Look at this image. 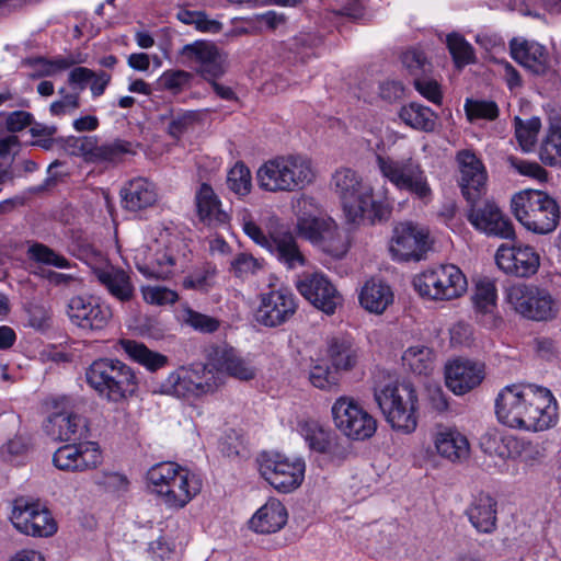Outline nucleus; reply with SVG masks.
<instances>
[{
	"mask_svg": "<svg viewBox=\"0 0 561 561\" xmlns=\"http://www.w3.org/2000/svg\"><path fill=\"white\" fill-rule=\"evenodd\" d=\"M500 423L529 432L545 431L557 421V402L547 388L533 383L504 387L495 399Z\"/></svg>",
	"mask_w": 561,
	"mask_h": 561,
	"instance_id": "f257e3e1",
	"label": "nucleus"
},
{
	"mask_svg": "<svg viewBox=\"0 0 561 561\" xmlns=\"http://www.w3.org/2000/svg\"><path fill=\"white\" fill-rule=\"evenodd\" d=\"M331 185L348 224L359 225L365 219L375 222L389 216V208L382 202L374 199V188L357 171L350 168L336 170Z\"/></svg>",
	"mask_w": 561,
	"mask_h": 561,
	"instance_id": "f03ea898",
	"label": "nucleus"
},
{
	"mask_svg": "<svg viewBox=\"0 0 561 561\" xmlns=\"http://www.w3.org/2000/svg\"><path fill=\"white\" fill-rule=\"evenodd\" d=\"M314 180L310 159L299 153L279 154L266 160L256 171L261 190L268 193H293Z\"/></svg>",
	"mask_w": 561,
	"mask_h": 561,
	"instance_id": "7ed1b4c3",
	"label": "nucleus"
},
{
	"mask_svg": "<svg viewBox=\"0 0 561 561\" xmlns=\"http://www.w3.org/2000/svg\"><path fill=\"white\" fill-rule=\"evenodd\" d=\"M85 381L98 396L111 403H123L137 388V377L125 363L113 358H99L85 370Z\"/></svg>",
	"mask_w": 561,
	"mask_h": 561,
	"instance_id": "20e7f679",
	"label": "nucleus"
},
{
	"mask_svg": "<svg viewBox=\"0 0 561 561\" xmlns=\"http://www.w3.org/2000/svg\"><path fill=\"white\" fill-rule=\"evenodd\" d=\"M511 209L526 229L540 234L552 232L561 217L557 201L537 190H524L514 194Z\"/></svg>",
	"mask_w": 561,
	"mask_h": 561,
	"instance_id": "39448f33",
	"label": "nucleus"
},
{
	"mask_svg": "<svg viewBox=\"0 0 561 561\" xmlns=\"http://www.w3.org/2000/svg\"><path fill=\"white\" fill-rule=\"evenodd\" d=\"M375 400L393 430L410 434L417 426V396L411 383L389 382L375 389Z\"/></svg>",
	"mask_w": 561,
	"mask_h": 561,
	"instance_id": "423d86ee",
	"label": "nucleus"
},
{
	"mask_svg": "<svg viewBox=\"0 0 561 561\" xmlns=\"http://www.w3.org/2000/svg\"><path fill=\"white\" fill-rule=\"evenodd\" d=\"M378 170L398 190L414 195L425 204L433 198V191L421 163L413 157L394 159L377 154Z\"/></svg>",
	"mask_w": 561,
	"mask_h": 561,
	"instance_id": "0eeeda50",
	"label": "nucleus"
},
{
	"mask_svg": "<svg viewBox=\"0 0 561 561\" xmlns=\"http://www.w3.org/2000/svg\"><path fill=\"white\" fill-rule=\"evenodd\" d=\"M240 221L244 233L256 244L267 249L287 268L295 270L307 264V257L290 231L266 236L248 210L241 213Z\"/></svg>",
	"mask_w": 561,
	"mask_h": 561,
	"instance_id": "6e6552de",
	"label": "nucleus"
},
{
	"mask_svg": "<svg viewBox=\"0 0 561 561\" xmlns=\"http://www.w3.org/2000/svg\"><path fill=\"white\" fill-rule=\"evenodd\" d=\"M467 278L454 264H442L425 270L413 279L415 290L431 300H453L467 290Z\"/></svg>",
	"mask_w": 561,
	"mask_h": 561,
	"instance_id": "1a4fd4ad",
	"label": "nucleus"
},
{
	"mask_svg": "<svg viewBox=\"0 0 561 561\" xmlns=\"http://www.w3.org/2000/svg\"><path fill=\"white\" fill-rule=\"evenodd\" d=\"M297 233L321 251L334 257H342L348 250V241L330 217L299 215Z\"/></svg>",
	"mask_w": 561,
	"mask_h": 561,
	"instance_id": "9d476101",
	"label": "nucleus"
},
{
	"mask_svg": "<svg viewBox=\"0 0 561 561\" xmlns=\"http://www.w3.org/2000/svg\"><path fill=\"white\" fill-rule=\"evenodd\" d=\"M51 413L44 422V432L54 440H77L87 436L85 417L73 413L75 400L69 396H56L48 400Z\"/></svg>",
	"mask_w": 561,
	"mask_h": 561,
	"instance_id": "9b49d317",
	"label": "nucleus"
},
{
	"mask_svg": "<svg viewBox=\"0 0 561 561\" xmlns=\"http://www.w3.org/2000/svg\"><path fill=\"white\" fill-rule=\"evenodd\" d=\"M10 520L18 531L32 537H51L58 529L55 518L44 504L22 495L12 502Z\"/></svg>",
	"mask_w": 561,
	"mask_h": 561,
	"instance_id": "f8f14e48",
	"label": "nucleus"
},
{
	"mask_svg": "<svg viewBox=\"0 0 561 561\" xmlns=\"http://www.w3.org/2000/svg\"><path fill=\"white\" fill-rule=\"evenodd\" d=\"M331 412L335 427L350 439L365 440L377 431L376 419L352 397L336 399Z\"/></svg>",
	"mask_w": 561,
	"mask_h": 561,
	"instance_id": "ddd939ff",
	"label": "nucleus"
},
{
	"mask_svg": "<svg viewBox=\"0 0 561 561\" xmlns=\"http://www.w3.org/2000/svg\"><path fill=\"white\" fill-rule=\"evenodd\" d=\"M260 473L275 490L297 489L305 478L306 463L279 453L264 451L259 459Z\"/></svg>",
	"mask_w": 561,
	"mask_h": 561,
	"instance_id": "4468645a",
	"label": "nucleus"
},
{
	"mask_svg": "<svg viewBox=\"0 0 561 561\" xmlns=\"http://www.w3.org/2000/svg\"><path fill=\"white\" fill-rule=\"evenodd\" d=\"M183 60L205 81L221 78L228 68V57L214 42L195 41L180 51Z\"/></svg>",
	"mask_w": 561,
	"mask_h": 561,
	"instance_id": "2eb2a0df",
	"label": "nucleus"
},
{
	"mask_svg": "<svg viewBox=\"0 0 561 561\" xmlns=\"http://www.w3.org/2000/svg\"><path fill=\"white\" fill-rule=\"evenodd\" d=\"M164 392L178 398L201 397L214 392L217 387L215 373L205 365L180 368L171 373L162 385Z\"/></svg>",
	"mask_w": 561,
	"mask_h": 561,
	"instance_id": "dca6fc26",
	"label": "nucleus"
},
{
	"mask_svg": "<svg viewBox=\"0 0 561 561\" xmlns=\"http://www.w3.org/2000/svg\"><path fill=\"white\" fill-rule=\"evenodd\" d=\"M507 300L516 312L535 321H547L556 317L558 309L551 295L533 285L517 284L507 290Z\"/></svg>",
	"mask_w": 561,
	"mask_h": 561,
	"instance_id": "f3484780",
	"label": "nucleus"
},
{
	"mask_svg": "<svg viewBox=\"0 0 561 561\" xmlns=\"http://www.w3.org/2000/svg\"><path fill=\"white\" fill-rule=\"evenodd\" d=\"M430 248V231L425 226L401 221L393 227L389 251L394 260L420 261Z\"/></svg>",
	"mask_w": 561,
	"mask_h": 561,
	"instance_id": "a211bd4d",
	"label": "nucleus"
},
{
	"mask_svg": "<svg viewBox=\"0 0 561 561\" xmlns=\"http://www.w3.org/2000/svg\"><path fill=\"white\" fill-rule=\"evenodd\" d=\"M468 203L470 204V209L467 218L477 230L488 236L503 239H513L515 237L513 224L494 202L480 201L479 197Z\"/></svg>",
	"mask_w": 561,
	"mask_h": 561,
	"instance_id": "6ab92c4d",
	"label": "nucleus"
},
{
	"mask_svg": "<svg viewBox=\"0 0 561 561\" xmlns=\"http://www.w3.org/2000/svg\"><path fill=\"white\" fill-rule=\"evenodd\" d=\"M297 310L295 295L285 287L261 294V302L255 311V320L268 328L288 321Z\"/></svg>",
	"mask_w": 561,
	"mask_h": 561,
	"instance_id": "aec40b11",
	"label": "nucleus"
},
{
	"mask_svg": "<svg viewBox=\"0 0 561 561\" xmlns=\"http://www.w3.org/2000/svg\"><path fill=\"white\" fill-rule=\"evenodd\" d=\"M150 485L165 488L167 491H201L203 483L198 474L173 461L153 465L146 474Z\"/></svg>",
	"mask_w": 561,
	"mask_h": 561,
	"instance_id": "412c9836",
	"label": "nucleus"
},
{
	"mask_svg": "<svg viewBox=\"0 0 561 561\" xmlns=\"http://www.w3.org/2000/svg\"><path fill=\"white\" fill-rule=\"evenodd\" d=\"M67 314L75 325L89 331L103 330L113 316L110 306L91 296L72 297L67 305Z\"/></svg>",
	"mask_w": 561,
	"mask_h": 561,
	"instance_id": "4be33fe9",
	"label": "nucleus"
},
{
	"mask_svg": "<svg viewBox=\"0 0 561 561\" xmlns=\"http://www.w3.org/2000/svg\"><path fill=\"white\" fill-rule=\"evenodd\" d=\"M296 287L301 296L327 314H333L342 305V296L324 274H305Z\"/></svg>",
	"mask_w": 561,
	"mask_h": 561,
	"instance_id": "5701e85b",
	"label": "nucleus"
},
{
	"mask_svg": "<svg viewBox=\"0 0 561 561\" xmlns=\"http://www.w3.org/2000/svg\"><path fill=\"white\" fill-rule=\"evenodd\" d=\"M495 262L506 274L517 277H529L537 273L540 257L530 245L502 244L496 251Z\"/></svg>",
	"mask_w": 561,
	"mask_h": 561,
	"instance_id": "b1692460",
	"label": "nucleus"
},
{
	"mask_svg": "<svg viewBox=\"0 0 561 561\" xmlns=\"http://www.w3.org/2000/svg\"><path fill=\"white\" fill-rule=\"evenodd\" d=\"M77 153L90 163H118L126 154H134L131 142L115 139L111 142L99 144L96 137L83 136L75 139Z\"/></svg>",
	"mask_w": 561,
	"mask_h": 561,
	"instance_id": "393cba45",
	"label": "nucleus"
},
{
	"mask_svg": "<svg viewBox=\"0 0 561 561\" xmlns=\"http://www.w3.org/2000/svg\"><path fill=\"white\" fill-rule=\"evenodd\" d=\"M91 268L94 277L112 297L121 302H127L134 298L135 286L128 272L102 256L91 264Z\"/></svg>",
	"mask_w": 561,
	"mask_h": 561,
	"instance_id": "a878e982",
	"label": "nucleus"
},
{
	"mask_svg": "<svg viewBox=\"0 0 561 561\" xmlns=\"http://www.w3.org/2000/svg\"><path fill=\"white\" fill-rule=\"evenodd\" d=\"M102 456L96 443L85 442L59 447L53 462L60 470L84 471L95 468L101 462Z\"/></svg>",
	"mask_w": 561,
	"mask_h": 561,
	"instance_id": "bb28decb",
	"label": "nucleus"
},
{
	"mask_svg": "<svg viewBox=\"0 0 561 561\" xmlns=\"http://www.w3.org/2000/svg\"><path fill=\"white\" fill-rule=\"evenodd\" d=\"M460 169V187L468 202L479 198L485 191L486 171L482 161L470 150L457 154Z\"/></svg>",
	"mask_w": 561,
	"mask_h": 561,
	"instance_id": "cd10ccee",
	"label": "nucleus"
},
{
	"mask_svg": "<svg viewBox=\"0 0 561 561\" xmlns=\"http://www.w3.org/2000/svg\"><path fill=\"white\" fill-rule=\"evenodd\" d=\"M299 433L312 451L329 455L331 459L343 460L350 451L346 447L340 445L319 422L314 420H304L298 423Z\"/></svg>",
	"mask_w": 561,
	"mask_h": 561,
	"instance_id": "c85d7f7f",
	"label": "nucleus"
},
{
	"mask_svg": "<svg viewBox=\"0 0 561 561\" xmlns=\"http://www.w3.org/2000/svg\"><path fill=\"white\" fill-rule=\"evenodd\" d=\"M484 378L483 366L467 359H455L445 369L446 386L457 396H462Z\"/></svg>",
	"mask_w": 561,
	"mask_h": 561,
	"instance_id": "c756f323",
	"label": "nucleus"
},
{
	"mask_svg": "<svg viewBox=\"0 0 561 561\" xmlns=\"http://www.w3.org/2000/svg\"><path fill=\"white\" fill-rule=\"evenodd\" d=\"M137 270L146 277L165 279L173 273L175 257L170 249L141 247L135 255Z\"/></svg>",
	"mask_w": 561,
	"mask_h": 561,
	"instance_id": "7c9ffc66",
	"label": "nucleus"
},
{
	"mask_svg": "<svg viewBox=\"0 0 561 561\" xmlns=\"http://www.w3.org/2000/svg\"><path fill=\"white\" fill-rule=\"evenodd\" d=\"M433 442L437 454L451 462H461L469 457V440L456 427L438 425Z\"/></svg>",
	"mask_w": 561,
	"mask_h": 561,
	"instance_id": "2f4dec72",
	"label": "nucleus"
},
{
	"mask_svg": "<svg viewBox=\"0 0 561 561\" xmlns=\"http://www.w3.org/2000/svg\"><path fill=\"white\" fill-rule=\"evenodd\" d=\"M496 287L490 279L479 280L472 296V302L479 321L489 329L497 328L502 318L497 312Z\"/></svg>",
	"mask_w": 561,
	"mask_h": 561,
	"instance_id": "473e14b6",
	"label": "nucleus"
},
{
	"mask_svg": "<svg viewBox=\"0 0 561 561\" xmlns=\"http://www.w3.org/2000/svg\"><path fill=\"white\" fill-rule=\"evenodd\" d=\"M512 58L536 75H542L549 67V54L537 42L513 38L510 42Z\"/></svg>",
	"mask_w": 561,
	"mask_h": 561,
	"instance_id": "72a5a7b5",
	"label": "nucleus"
},
{
	"mask_svg": "<svg viewBox=\"0 0 561 561\" xmlns=\"http://www.w3.org/2000/svg\"><path fill=\"white\" fill-rule=\"evenodd\" d=\"M195 204L199 220L208 227H220L229 222V215L221 208V203L213 187L203 183L195 194Z\"/></svg>",
	"mask_w": 561,
	"mask_h": 561,
	"instance_id": "f704fd0d",
	"label": "nucleus"
},
{
	"mask_svg": "<svg viewBox=\"0 0 561 561\" xmlns=\"http://www.w3.org/2000/svg\"><path fill=\"white\" fill-rule=\"evenodd\" d=\"M287 518L285 506L277 500H270L251 517L249 527L257 534H274L286 525Z\"/></svg>",
	"mask_w": 561,
	"mask_h": 561,
	"instance_id": "c9c22d12",
	"label": "nucleus"
},
{
	"mask_svg": "<svg viewBox=\"0 0 561 561\" xmlns=\"http://www.w3.org/2000/svg\"><path fill=\"white\" fill-rule=\"evenodd\" d=\"M496 505V500L490 493H478L473 496L467 515L479 533L490 534L495 530Z\"/></svg>",
	"mask_w": 561,
	"mask_h": 561,
	"instance_id": "e433bc0d",
	"label": "nucleus"
},
{
	"mask_svg": "<svg viewBox=\"0 0 561 561\" xmlns=\"http://www.w3.org/2000/svg\"><path fill=\"white\" fill-rule=\"evenodd\" d=\"M121 195L124 207L131 211L151 207L158 199L156 185L145 178L130 180Z\"/></svg>",
	"mask_w": 561,
	"mask_h": 561,
	"instance_id": "4c0bfd02",
	"label": "nucleus"
},
{
	"mask_svg": "<svg viewBox=\"0 0 561 561\" xmlns=\"http://www.w3.org/2000/svg\"><path fill=\"white\" fill-rule=\"evenodd\" d=\"M359 302L367 311L381 314L393 302V293L389 285L373 278L363 286Z\"/></svg>",
	"mask_w": 561,
	"mask_h": 561,
	"instance_id": "58836bf2",
	"label": "nucleus"
},
{
	"mask_svg": "<svg viewBox=\"0 0 561 561\" xmlns=\"http://www.w3.org/2000/svg\"><path fill=\"white\" fill-rule=\"evenodd\" d=\"M117 345L131 360L145 366L151 371L162 368L168 363L165 355L149 350L144 343L122 339L117 342Z\"/></svg>",
	"mask_w": 561,
	"mask_h": 561,
	"instance_id": "ea45409f",
	"label": "nucleus"
},
{
	"mask_svg": "<svg viewBox=\"0 0 561 561\" xmlns=\"http://www.w3.org/2000/svg\"><path fill=\"white\" fill-rule=\"evenodd\" d=\"M328 354L336 370H351L359 358V350L347 337H333L329 343Z\"/></svg>",
	"mask_w": 561,
	"mask_h": 561,
	"instance_id": "a19ab883",
	"label": "nucleus"
},
{
	"mask_svg": "<svg viewBox=\"0 0 561 561\" xmlns=\"http://www.w3.org/2000/svg\"><path fill=\"white\" fill-rule=\"evenodd\" d=\"M399 116L410 127L425 133L433 131L436 126V114L430 107L415 102L403 106Z\"/></svg>",
	"mask_w": 561,
	"mask_h": 561,
	"instance_id": "79ce46f5",
	"label": "nucleus"
},
{
	"mask_svg": "<svg viewBox=\"0 0 561 561\" xmlns=\"http://www.w3.org/2000/svg\"><path fill=\"white\" fill-rule=\"evenodd\" d=\"M206 112L205 110H190L173 114L168 125L169 136L179 140L185 133L193 130L204 122Z\"/></svg>",
	"mask_w": 561,
	"mask_h": 561,
	"instance_id": "37998d69",
	"label": "nucleus"
},
{
	"mask_svg": "<svg viewBox=\"0 0 561 561\" xmlns=\"http://www.w3.org/2000/svg\"><path fill=\"white\" fill-rule=\"evenodd\" d=\"M217 273L218 270L215 264L205 262L184 277L183 287L207 293L214 287Z\"/></svg>",
	"mask_w": 561,
	"mask_h": 561,
	"instance_id": "c03bdc74",
	"label": "nucleus"
},
{
	"mask_svg": "<svg viewBox=\"0 0 561 561\" xmlns=\"http://www.w3.org/2000/svg\"><path fill=\"white\" fill-rule=\"evenodd\" d=\"M539 157L545 164H561V125L559 123L550 125L548 134L540 146Z\"/></svg>",
	"mask_w": 561,
	"mask_h": 561,
	"instance_id": "a18cd8bd",
	"label": "nucleus"
},
{
	"mask_svg": "<svg viewBox=\"0 0 561 561\" xmlns=\"http://www.w3.org/2000/svg\"><path fill=\"white\" fill-rule=\"evenodd\" d=\"M219 365L228 375L240 380H250L255 377L254 367L239 357L233 350H225L221 353Z\"/></svg>",
	"mask_w": 561,
	"mask_h": 561,
	"instance_id": "49530a36",
	"label": "nucleus"
},
{
	"mask_svg": "<svg viewBox=\"0 0 561 561\" xmlns=\"http://www.w3.org/2000/svg\"><path fill=\"white\" fill-rule=\"evenodd\" d=\"M402 359L417 375H427L433 369V352L425 346L409 347Z\"/></svg>",
	"mask_w": 561,
	"mask_h": 561,
	"instance_id": "de8ad7c7",
	"label": "nucleus"
},
{
	"mask_svg": "<svg viewBox=\"0 0 561 561\" xmlns=\"http://www.w3.org/2000/svg\"><path fill=\"white\" fill-rule=\"evenodd\" d=\"M515 136L516 139L525 152H529L534 149L537 141V136L541 127V122L538 117H531L527 121H523L519 117H515Z\"/></svg>",
	"mask_w": 561,
	"mask_h": 561,
	"instance_id": "09e8293b",
	"label": "nucleus"
},
{
	"mask_svg": "<svg viewBox=\"0 0 561 561\" xmlns=\"http://www.w3.org/2000/svg\"><path fill=\"white\" fill-rule=\"evenodd\" d=\"M27 256L32 261L57 268H70L72 265L64 255L39 242H35L28 247Z\"/></svg>",
	"mask_w": 561,
	"mask_h": 561,
	"instance_id": "8fccbe9b",
	"label": "nucleus"
},
{
	"mask_svg": "<svg viewBox=\"0 0 561 561\" xmlns=\"http://www.w3.org/2000/svg\"><path fill=\"white\" fill-rule=\"evenodd\" d=\"M447 47L457 68L474 62V49L460 34L447 36Z\"/></svg>",
	"mask_w": 561,
	"mask_h": 561,
	"instance_id": "3c124183",
	"label": "nucleus"
},
{
	"mask_svg": "<svg viewBox=\"0 0 561 561\" xmlns=\"http://www.w3.org/2000/svg\"><path fill=\"white\" fill-rule=\"evenodd\" d=\"M176 18L184 24L194 25L199 32L218 33L222 28V24L219 21L209 19L204 11L180 9Z\"/></svg>",
	"mask_w": 561,
	"mask_h": 561,
	"instance_id": "603ef678",
	"label": "nucleus"
},
{
	"mask_svg": "<svg viewBox=\"0 0 561 561\" xmlns=\"http://www.w3.org/2000/svg\"><path fill=\"white\" fill-rule=\"evenodd\" d=\"M227 185L236 195L247 196L252 188V176L249 168L242 162H237L228 172Z\"/></svg>",
	"mask_w": 561,
	"mask_h": 561,
	"instance_id": "864d4df0",
	"label": "nucleus"
},
{
	"mask_svg": "<svg viewBox=\"0 0 561 561\" xmlns=\"http://www.w3.org/2000/svg\"><path fill=\"white\" fill-rule=\"evenodd\" d=\"M401 62L408 73L416 80V77L430 75L432 71V64L428 61L425 54L417 48H410L402 53Z\"/></svg>",
	"mask_w": 561,
	"mask_h": 561,
	"instance_id": "5fc2aeb1",
	"label": "nucleus"
},
{
	"mask_svg": "<svg viewBox=\"0 0 561 561\" xmlns=\"http://www.w3.org/2000/svg\"><path fill=\"white\" fill-rule=\"evenodd\" d=\"M193 79V75L185 70L170 69L165 70L157 80L160 90L168 91L174 95L180 94L187 88Z\"/></svg>",
	"mask_w": 561,
	"mask_h": 561,
	"instance_id": "6e6d98bb",
	"label": "nucleus"
},
{
	"mask_svg": "<svg viewBox=\"0 0 561 561\" xmlns=\"http://www.w3.org/2000/svg\"><path fill=\"white\" fill-rule=\"evenodd\" d=\"M183 322L193 330L206 334L216 332L220 327V321L217 318L198 312L192 308L183 310Z\"/></svg>",
	"mask_w": 561,
	"mask_h": 561,
	"instance_id": "4d7b16f0",
	"label": "nucleus"
},
{
	"mask_svg": "<svg viewBox=\"0 0 561 561\" xmlns=\"http://www.w3.org/2000/svg\"><path fill=\"white\" fill-rule=\"evenodd\" d=\"M30 444L23 436H14L0 447L1 458L11 463H20L26 457Z\"/></svg>",
	"mask_w": 561,
	"mask_h": 561,
	"instance_id": "13d9d810",
	"label": "nucleus"
},
{
	"mask_svg": "<svg viewBox=\"0 0 561 561\" xmlns=\"http://www.w3.org/2000/svg\"><path fill=\"white\" fill-rule=\"evenodd\" d=\"M58 94L60 99L50 104L53 115L72 114L80 107V91H68L66 88H61Z\"/></svg>",
	"mask_w": 561,
	"mask_h": 561,
	"instance_id": "bf43d9fd",
	"label": "nucleus"
},
{
	"mask_svg": "<svg viewBox=\"0 0 561 561\" xmlns=\"http://www.w3.org/2000/svg\"><path fill=\"white\" fill-rule=\"evenodd\" d=\"M506 162L514 171L524 176L543 182L547 180L546 170L537 162H530L515 156H508Z\"/></svg>",
	"mask_w": 561,
	"mask_h": 561,
	"instance_id": "052dcab7",
	"label": "nucleus"
},
{
	"mask_svg": "<svg viewBox=\"0 0 561 561\" xmlns=\"http://www.w3.org/2000/svg\"><path fill=\"white\" fill-rule=\"evenodd\" d=\"M467 116L470 121L474 119H495L499 116V107L492 101H470L465 105Z\"/></svg>",
	"mask_w": 561,
	"mask_h": 561,
	"instance_id": "680f3d73",
	"label": "nucleus"
},
{
	"mask_svg": "<svg viewBox=\"0 0 561 561\" xmlns=\"http://www.w3.org/2000/svg\"><path fill=\"white\" fill-rule=\"evenodd\" d=\"M413 85L427 101L435 105H442L443 91L440 84L436 80L431 79L428 75H424L420 78L416 77V80L413 81Z\"/></svg>",
	"mask_w": 561,
	"mask_h": 561,
	"instance_id": "e2e57ef3",
	"label": "nucleus"
},
{
	"mask_svg": "<svg viewBox=\"0 0 561 561\" xmlns=\"http://www.w3.org/2000/svg\"><path fill=\"white\" fill-rule=\"evenodd\" d=\"M309 380L316 388L329 390L337 386L339 378L335 371H331L327 364L312 366Z\"/></svg>",
	"mask_w": 561,
	"mask_h": 561,
	"instance_id": "0e129e2a",
	"label": "nucleus"
},
{
	"mask_svg": "<svg viewBox=\"0 0 561 561\" xmlns=\"http://www.w3.org/2000/svg\"><path fill=\"white\" fill-rule=\"evenodd\" d=\"M261 267L262 263L249 253L237 254L230 263V271L240 278L255 274Z\"/></svg>",
	"mask_w": 561,
	"mask_h": 561,
	"instance_id": "69168bd1",
	"label": "nucleus"
},
{
	"mask_svg": "<svg viewBox=\"0 0 561 561\" xmlns=\"http://www.w3.org/2000/svg\"><path fill=\"white\" fill-rule=\"evenodd\" d=\"M142 296L146 302L158 306L174 304L179 299L174 290L159 286L142 288Z\"/></svg>",
	"mask_w": 561,
	"mask_h": 561,
	"instance_id": "338daca9",
	"label": "nucleus"
},
{
	"mask_svg": "<svg viewBox=\"0 0 561 561\" xmlns=\"http://www.w3.org/2000/svg\"><path fill=\"white\" fill-rule=\"evenodd\" d=\"M33 115L25 111L10 113L5 119V127L11 133L21 131L32 124Z\"/></svg>",
	"mask_w": 561,
	"mask_h": 561,
	"instance_id": "774afa93",
	"label": "nucleus"
}]
</instances>
